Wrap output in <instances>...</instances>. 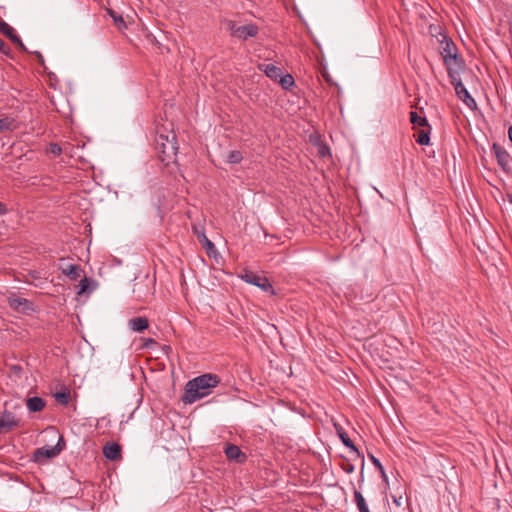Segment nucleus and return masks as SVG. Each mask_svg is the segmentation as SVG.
I'll use <instances>...</instances> for the list:
<instances>
[{
	"label": "nucleus",
	"instance_id": "obj_1",
	"mask_svg": "<svg viewBox=\"0 0 512 512\" xmlns=\"http://www.w3.org/2000/svg\"><path fill=\"white\" fill-rule=\"evenodd\" d=\"M220 383L216 374L206 373L189 380L184 389L182 401L185 404H192L211 394L212 389Z\"/></svg>",
	"mask_w": 512,
	"mask_h": 512
},
{
	"label": "nucleus",
	"instance_id": "obj_2",
	"mask_svg": "<svg viewBox=\"0 0 512 512\" xmlns=\"http://www.w3.org/2000/svg\"><path fill=\"white\" fill-rule=\"evenodd\" d=\"M155 148L163 163L168 165L170 162H175L178 147L171 123L157 125Z\"/></svg>",
	"mask_w": 512,
	"mask_h": 512
},
{
	"label": "nucleus",
	"instance_id": "obj_3",
	"mask_svg": "<svg viewBox=\"0 0 512 512\" xmlns=\"http://www.w3.org/2000/svg\"><path fill=\"white\" fill-rule=\"evenodd\" d=\"M240 278L246 283L257 286L258 288L265 292H271L272 294H274V290L270 281L264 275L255 273L250 270H244L243 273L240 275Z\"/></svg>",
	"mask_w": 512,
	"mask_h": 512
},
{
	"label": "nucleus",
	"instance_id": "obj_4",
	"mask_svg": "<svg viewBox=\"0 0 512 512\" xmlns=\"http://www.w3.org/2000/svg\"><path fill=\"white\" fill-rule=\"evenodd\" d=\"M228 28L232 36L247 40L248 38L255 37L258 34V27L255 24H247L237 26L234 22L228 23Z\"/></svg>",
	"mask_w": 512,
	"mask_h": 512
},
{
	"label": "nucleus",
	"instance_id": "obj_5",
	"mask_svg": "<svg viewBox=\"0 0 512 512\" xmlns=\"http://www.w3.org/2000/svg\"><path fill=\"white\" fill-rule=\"evenodd\" d=\"M20 425V419L11 411L0 412V435L11 432Z\"/></svg>",
	"mask_w": 512,
	"mask_h": 512
},
{
	"label": "nucleus",
	"instance_id": "obj_6",
	"mask_svg": "<svg viewBox=\"0 0 512 512\" xmlns=\"http://www.w3.org/2000/svg\"><path fill=\"white\" fill-rule=\"evenodd\" d=\"M65 448V441L62 436L59 437L58 442L54 446H44L38 448L34 456L38 460L39 458L51 459L60 454V452Z\"/></svg>",
	"mask_w": 512,
	"mask_h": 512
},
{
	"label": "nucleus",
	"instance_id": "obj_7",
	"mask_svg": "<svg viewBox=\"0 0 512 512\" xmlns=\"http://www.w3.org/2000/svg\"><path fill=\"white\" fill-rule=\"evenodd\" d=\"M445 65L451 83L461 80L460 74L465 69V62L460 56H457L455 60H449Z\"/></svg>",
	"mask_w": 512,
	"mask_h": 512
},
{
	"label": "nucleus",
	"instance_id": "obj_8",
	"mask_svg": "<svg viewBox=\"0 0 512 512\" xmlns=\"http://www.w3.org/2000/svg\"><path fill=\"white\" fill-rule=\"evenodd\" d=\"M9 306L21 313H29L33 311V304L28 299L19 297L15 294L8 297Z\"/></svg>",
	"mask_w": 512,
	"mask_h": 512
},
{
	"label": "nucleus",
	"instance_id": "obj_9",
	"mask_svg": "<svg viewBox=\"0 0 512 512\" xmlns=\"http://www.w3.org/2000/svg\"><path fill=\"white\" fill-rule=\"evenodd\" d=\"M440 54L444 63H448L449 60H455L456 57L459 56L455 43L447 39L446 36H444V40L441 41Z\"/></svg>",
	"mask_w": 512,
	"mask_h": 512
},
{
	"label": "nucleus",
	"instance_id": "obj_10",
	"mask_svg": "<svg viewBox=\"0 0 512 512\" xmlns=\"http://www.w3.org/2000/svg\"><path fill=\"white\" fill-rule=\"evenodd\" d=\"M451 84L454 86V89H455L457 97L460 100H462L467 105V107H469L470 109L476 108V106H477L476 101L470 95V93L465 88V86L463 85L461 80L456 81V82L451 83Z\"/></svg>",
	"mask_w": 512,
	"mask_h": 512
},
{
	"label": "nucleus",
	"instance_id": "obj_11",
	"mask_svg": "<svg viewBox=\"0 0 512 512\" xmlns=\"http://www.w3.org/2000/svg\"><path fill=\"white\" fill-rule=\"evenodd\" d=\"M493 151L495 153V157L497 159L499 166L502 168V170L504 172L509 173L510 172V155H509V153L496 143L493 144Z\"/></svg>",
	"mask_w": 512,
	"mask_h": 512
},
{
	"label": "nucleus",
	"instance_id": "obj_12",
	"mask_svg": "<svg viewBox=\"0 0 512 512\" xmlns=\"http://www.w3.org/2000/svg\"><path fill=\"white\" fill-rule=\"evenodd\" d=\"M335 428H336L337 434H338L340 440L342 441V443L347 448H349L351 450V452L355 454L356 457H358V458L362 457V455L360 454L359 450L354 445L352 440L349 438V436L347 435L345 430L340 425H338V424H335Z\"/></svg>",
	"mask_w": 512,
	"mask_h": 512
},
{
	"label": "nucleus",
	"instance_id": "obj_13",
	"mask_svg": "<svg viewBox=\"0 0 512 512\" xmlns=\"http://www.w3.org/2000/svg\"><path fill=\"white\" fill-rule=\"evenodd\" d=\"M225 455L229 460H234L239 463L246 459V455L240 450V448L233 444H228L226 446Z\"/></svg>",
	"mask_w": 512,
	"mask_h": 512
},
{
	"label": "nucleus",
	"instance_id": "obj_14",
	"mask_svg": "<svg viewBox=\"0 0 512 512\" xmlns=\"http://www.w3.org/2000/svg\"><path fill=\"white\" fill-rule=\"evenodd\" d=\"M103 455L109 460H117L121 457V447L117 443H109L103 448Z\"/></svg>",
	"mask_w": 512,
	"mask_h": 512
},
{
	"label": "nucleus",
	"instance_id": "obj_15",
	"mask_svg": "<svg viewBox=\"0 0 512 512\" xmlns=\"http://www.w3.org/2000/svg\"><path fill=\"white\" fill-rule=\"evenodd\" d=\"M129 328L136 332H142L149 326V321L146 317H135L129 320Z\"/></svg>",
	"mask_w": 512,
	"mask_h": 512
},
{
	"label": "nucleus",
	"instance_id": "obj_16",
	"mask_svg": "<svg viewBox=\"0 0 512 512\" xmlns=\"http://www.w3.org/2000/svg\"><path fill=\"white\" fill-rule=\"evenodd\" d=\"M61 271L65 276H67L71 280H77L78 278H80L82 273L81 267L77 264H69L65 267H61Z\"/></svg>",
	"mask_w": 512,
	"mask_h": 512
},
{
	"label": "nucleus",
	"instance_id": "obj_17",
	"mask_svg": "<svg viewBox=\"0 0 512 512\" xmlns=\"http://www.w3.org/2000/svg\"><path fill=\"white\" fill-rule=\"evenodd\" d=\"M27 408L30 412H39L45 407V401L40 397H31L27 400Z\"/></svg>",
	"mask_w": 512,
	"mask_h": 512
},
{
	"label": "nucleus",
	"instance_id": "obj_18",
	"mask_svg": "<svg viewBox=\"0 0 512 512\" xmlns=\"http://www.w3.org/2000/svg\"><path fill=\"white\" fill-rule=\"evenodd\" d=\"M95 282L90 278H83L79 283L78 294L91 293L95 289Z\"/></svg>",
	"mask_w": 512,
	"mask_h": 512
},
{
	"label": "nucleus",
	"instance_id": "obj_19",
	"mask_svg": "<svg viewBox=\"0 0 512 512\" xmlns=\"http://www.w3.org/2000/svg\"><path fill=\"white\" fill-rule=\"evenodd\" d=\"M353 495L354 501L357 505L359 512H370L367 502L362 493L358 490H354Z\"/></svg>",
	"mask_w": 512,
	"mask_h": 512
},
{
	"label": "nucleus",
	"instance_id": "obj_20",
	"mask_svg": "<svg viewBox=\"0 0 512 512\" xmlns=\"http://www.w3.org/2000/svg\"><path fill=\"white\" fill-rule=\"evenodd\" d=\"M16 128L15 119L9 116L0 118V133L11 131Z\"/></svg>",
	"mask_w": 512,
	"mask_h": 512
},
{
	"label": "nucleus",
	"instance_id": "obj_21",
	"mask_svg": "<svg viewBox=\"0 0 512 512\" xmlns=\"http://www.w3.org/2000/svg\"><path fill=\"white\" fill-rule=\"evenodd\" d=\"M263 71L267 77H269L270 79H273V80L278 79L281 75V69L279 67L275 66L274 64L264 65Z\"/></svg>",
	"mask_w": 512,
	"mask_h": 512
},
{
	"label": "nucleus",
	"instance_id": "obj_22",
	"mask_svg": "<svg viewBox=\"0 0 512 512\" xmlns=\"http://www.w3.org/2000/svg\"><path fill=\"white\" fill-rule=\"evenodd\" d=\"M107 12L110 15V17L113 19L115 26L119 30H123L126 28V23L120 14H118L117 12H115L112 9H107Z\"/></svg>",
	"mask_w": 512,
	"mask_h": 512
},
{
	"label": "nucleus",
	"instance_id": "obj_23",
	"mask_svg": "<svg viewBox=\"0 0 512 512\" xmlns=\"http://www.w3.org/2000/svg\"><path fill=\"white\" fill-rule=\"evenodd\" d=\"M410 122L414 125V126H419V127H429V124H428V121L426 119V117H421L417 114V112H410Z\"/></svg>",
	"mask_w": 512,
	"mask_h": 512
},
{
	"label": "nucleus",
	"instance_id": "obj_24",
	"mask_svg": "<svg viewBox=\"0 0 512 512\" xmlns=\"http://www.w3.org/2000/svg\"><path fill=\"white\" fill-rule=\"evenodd\" d=\"M279 83L281 84L283 89H290L292 86L295 85V80L292 75L286 74V75H280L279 77Z\"/></svg>",
	"mask_w": 512,
	"mask_h": 512
},
{
	"label": "nucleus",
	"instance_id": "obj_25",
	"mask_svg": "<svg viewBox=\"0 0 512 512\" xmlns=\"http://www.w3.org/2000/svg\"><path fill=\"white\" fill-rule=\"evenodd\" d=\"M416 142L420 145H429L430 143V126L427 130L420 131Z\"/></svg>",
	"mask_w": 512,
	"mask_h": 512
},
{
	"label": "nucleus",
	"instance_id": "obj_26",
	"mask_svg": "<svg viewBox=\"0 0 512 512\" xmlns=\"http://www.w3.org/2000/svg\"><path fill=\"white\" fill-rule=\"evenodd\" d=\"M242 158L243 157L240 151L233 150L229 152L227 156V162L230 164H237L241 162Z\"/></svg>",
	"mask_w": 512,
	"mask_h": 512
},
{
	"label": "nucleus",
	"instance_id": "obj_27",
	"mask_svg": "<svg viewBox=\"0 0 512 512\" xmlns=\"http://www.w3.org/2000/svg\"><path fill=\"white\" fill-rule=\"evenodd\" d=\"M55 399L62 405H67L70 401V392L69 391H61L55 394Z\"/></svg>",
	"mask_w": 512,
	"mask_h": 512
},
{
	"label": "nucleus",
	"instance_id": "obj_28",
	"mask_svg": "<svg viewBox=\"0 0 512 512\" xmlns=\"http://www.w3.org/2000/svg\"><path fill=\"white\" fill-rule=\"evenodd\" d=\"M199 241L203 244V246L207 249L208 252L210 250L215 249L213 242L206 237L204 232H202L201 236H199Z\"/></svg>",
	"mask_w": 512,
	"mask_h": 512
},
{
	"label": "nucleus",
	"instance_id": "obj_29",
	"mask_svg": "<svg viewBox=\"0 0 512 512\" xmlns=\"http://www.w3.org/2000/svg\"><path fill=\"white\" fill-rule=\"evenodd\" d=\"M14 31V28L0 18V32L7 37Z\"/></svg>",
	"mask_w": 512,
	"mask_h": 512
},
{
	"label": "nucleus",
	"instance_id": "obj_30",
	"mask_svg": "<svg viewBox=\"0 0 512 512\" xmlns=\"http://www.w3.org/2000/svg\"><path fill=\"white\" fill-rule=\"evenodd\" d=\"M369 458L370 460L372 461V463L374 464V466L379 470V472L382 474L383 477H385V471H384V468L381 464V462L379 461L378 458H376L374 455L372 454H369Z\"/></svg>",
	"mask_w": 512,
	"mask_h": 512
},
{
	"label": "nucleus",
	"instance_id": "obj_31",
	"mask_svg": "<svg viewBox=\"0 0 512 512\" xmlns=\"http://www.w3.org/2000/svg\"><path fill=\"white\" fill-rule=\"evenodd\" d=\"M49 152L54 156H59L62 153V147L57 143H51L49 145Z\"/></svg>",
	"mask_w": 512,
	"mask_h": 512
},
{
	"label": "nucleus",
	"instance_id": "obj_32",
	"mask_svg": "<svg viewBox=\"0 0 512 512\" xmlns=\"http://www.w3.org/2000/svg\"><path fill=\"white\" fill-rule=\"evenodd\" d=\"M0 51L5 55H9L11 52V48L1 38H0Z\"/></svg>",
	"mask_w": 512,
	"mask_h": 512
},
{
	"label": "nucleus",
	"instance_id": "obj_33",
	"mask_svg": "<svg viewBox=\"0 0 512 512\" xmlns=\"http://www.w3.org/2000/svg\"><path fill=\"white\" fill-rule=\"evenodd\" d=\"M10 40L17 46L21 44V38L15 33V30L8 36Z\"/></svg>",
	"mask_w": 512,
	"mask_h": 512
},
{
	"label": "nucleus",
	"instance_id": "obj_34",
	"mask_svg": "<svg viewBox=\"0 0 512 512\" xmlns=\"http://www.w3.org/2000/svg\"><path fill=\"white\" fill-rule=\"evenodd\" d=\"M33 54L35 55V58H36L37 62H38L42 67H44V68H45V60H44L43 55H42L40 52H38V51L33 52Z\"/></svg>",
	"mask_w": 512,
	"mask_h": 512
},
{
	"label": "nucleus",
	"instance_id": "obj_35",
	"mask_svg": "<svg viewBox=\"0 0 512 512\" xmlns=\"http://www.w3.org/2000/svg\"><path fill=\"white\" fill-rule=\"evenodd\" d=\"M343 470L347 473V474H351L354 472L355 470V467L353 464L351 463H346L343 465Z\"/></svg>",
	"mask_w": 512,
	"mask_h": 512
},
{
	"label": "nucleus",
	"instance_id": "obj_36",
	"mask_svg": "<svg viewBox=\"0 0 512 512\" xmlns=\"http://www.w3.org/2000/svg\"><path fill=\"white\" fill-rule=\"evenodd\" d=\"M156 344H157V343H156V341H155L154 339H152V338H146V339L144 340V344H143V346H144L145 348H150L151 346L156 345Z\"/></svg>",
	"mask_w": 512,
	"mask_h": 512
},
{
	"label": "nucleus",
	"instance_id": "obj_37",
	"mask_svg": "<svg viewBox=\"0 0 512 512\" xmlns=\"http://www.w3.org/2000/svg\"><path fill=\"white\" fill-rule=\"evenodd\" d=\"M319 155L322 156V157H325L326 155L329 154V149L327 146L325 145H322L319 147Z\"/></svg>",
	"mask_w": 512,
	"mask_h": 512
},
{
	"label": "nucleus",
	"instance_id": "obj_38",
	"mask_svg": "<svg viewBox=\"0 0 512 512\" xmlns=\"http://www.w3.org/2000/svg\"><path fill=\"white\" fill-rule=\"evenodd\" d=\"M508 139L512 142V125L507 129Z\"/></svg>",
	"mask_w": 512,
	"mask_h": 512
},
{
	"label": "nucleus",
	"instance_id": "obj_39",
	"mask_svg": "<svg viewBox=\"0 0 512 512\" xmlns=\"http://www.w3.org/2000/svg\"><path fill=\"white\" fill-rule=\"evenodd\" d=\"M17 47H18L21 51H23V52H27V51H28V50H27V48H26V46L23 44V42H22V41H21V44L17 45Z\"/></svg>",
	"mask_w": 512,
	"mask_h": 512
},
{
	"label": "nucleus",
	"instance_id": "obj_40",
	"mask_svg": "<svg viewBox=\"0 0 512 512\" xmlns=\"http://www.w3.org/2000/svg\"><path fill=\"white\" fill-rule=\"evenodd\" d=\"M6 212L5 206L0 202V214H3Z\"/></svg>",
	"mask_w": 512,
	"mask_h": 512
},
{
	"label": "nucleus",
	"instance_id": "obj_41",
	"mask_svg": "<svg viewBox=\"0 0 512 512\" xmlns=\"http://www.w3.org/2000/svg\"><path fill=\"white\" fill-rule=\"evenodd\" d=\"M194 232H195V234L197 235V237L199 238V236H201V233H202L203 231H200V230H198L196 227H194Z\"/></svg>",
	"mask_w": 512,
	"mask_h": 512
},
{
	"label": "nucleus",
	"instance_id": "obj_42",
	"mask_svg": "<svg viewBox=\"0 0 512 512\" xmlns=\"http://www.w3.org/2000/svg\"><path fill=\"white\" fill-rule=\"evenodd\" d=\"M363 469H364V459H362V464H361V476H363Z\"/></svg>",
	"mask_w": 512,
	"mask_h": 512
},
{
	"label": "nucleus",
	"instance_id": "obj_43",
	"mask_svg": "<svg viewBox=\"0 0 512 512\" xmlns=\"http://www.w3.org/2000/svg\"><path fill=\"white\" fill-rule=\"evenodd\" d=\"M507 197H508V199H509V202H510V203H512V194L507 193Z\"/></svg>",
	"mask_w": 512,
	"mask_h": 512
}]
</instances>
